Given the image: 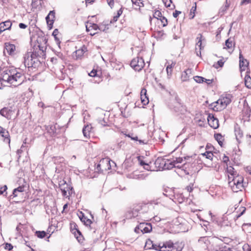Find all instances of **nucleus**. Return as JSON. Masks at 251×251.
<instances>
[{
  "label": "nucleus",
  "mask_w": 251,
  "mask_h": 251,
  "mask_svg": "<svg viewBox=\"0 0 251 251\" xmlns=\"http://www.w3.org/2000/svg\"><path fill=\"white\" fill-rule=\"evenodd\" d=\"M1 79L14 86L21 84L24 81V74L19 69L6 68L1 73Z\"/></svg>",
  "instance_id": "f257e3e1"
},
{
  "label": "nucleus",
  "mask_w": 251,
  "mask_h": 251,
  "mask_svg": "<svg viewBox=\"0 0 251 251\" xmlns=\"http://www.w3.org/2000/svg\"><path fill=\"white\" fill-rule=\"evenodd\" d=\"M231 98L232 96L230 94H226L217 101L212 103L211 106L214 111H221L225 109L231 102Z\"/></svg>",
  "instance_id": "f03ea898"
},
{
  "label": "nucleus",
  "mask_w": 251,
  "mask_h": 251,
  "mask_svg": "<svg viewBox=\"0 0 251 251\" xmlns=\"http://www.w3.org/2000/svg\"><path fill=\"white\" fill-rule=\"evenodd\" d=\"M155 167L158 170H169L176 166L175 162L172 160L161 158H157L154 163Z\"/></svg>",
  "instance_id": "7ed1b4c3"
},
{
  "label": "nucleus",
  "mask_w": 251,
  "mask_h": 251,
  "mask_svg": "<svg viewBox=\"0 0 251 251\" xmlns=\"http://www.w3.org/2000/svg\"><path fill=\"white\" fill-rule=\"evenodd\" d=\"M243 177L237 175L229 180L228 184L234 192H238L243 188Z\"/></svg>",
  "instance_id": "20e7f679"
},
{
  "label": "nucleus",
  "mask_w": 251,
  "mask_h": 251,
  "mask_svg": "<svg viewBox=\"0 0 251 251\" xmlns=\"http://www.w3.org/2000/svg\"><path fill=\"white\" fill-rule=\"evenodd\" d=\"M59 187L64 197H69L74 192L73 187L64 180L59 182Z\"/></svg>",
  "instance_id": "39448f33"
},
{
  "label": "nucleus",
  "mask_w": 251,
  "mask_h": 251,
  "mask_svg": "<svg viewBox=\"0 0 251 251\" xmlns=\"http://www.w3.org/2000/svg\"><path fill=\"white\" fill-rule=\"evenodd\" d=\"M142 210V206L140 204L135 205L132 209L129 210L126 213L127 219H131L138 217L140 214V211Z\"/></svg>",
  "instance_id": "423d86ee"
},
{
  "label": "nucleus",
  "mask_w": 251,
  "mask_h": 251,
  "mask_svg": "<svg viewBox=\"0 0 251 251\" xmlns=\"http://www.w3.org/2000/svg\"><path fill=\"white\" fill-rule=\"evenodd\" d=\"M145 63L143 59L139 57L133 58L130 62L131 67L137 71H141Z\"/></svg>",
  "instance_id": "0eeeda50"
},
{
  "label": "nucleus",
  "mask_w": 251,
  "mask_h": 251,
  "mask_svg": "<svg viewBox=\"0 0 251 251\" xmlns=\"http://www.w3.org/2000/svg\"><path fill=\"white\" fill-rule=\"evenodd\" d=\"M15 111L16 109L11 106L3 107L0 110V115L7 120H10Z\"/></svg>",
  "instance_id": "6e6552de"
},
{
  "label": "nucleus",
  "mask_w": 251,
  "mask_h": 251,
  "mask_svg": "<svg viewBox=\"0 0 251 251\" xmlns=\"http://www.w3.org/2000/svg\"><path fill=\"white\" fill-rule=\"evenodd\" d=\"M152 229V226L150 223H142L135 228V232L139 233V230L143 233L150 232Z\"/></svg>",
  "instance_id": "1a4fd4ad"
},
{
  "label": "nucleus",
  "mask_w": 251,
  "mask_h": 251,
  "mask_svg": "<svg viewBox=\"0 0 251 251\" xmlns=\"http://www.w3.org/2000/svg\"><path fill=\"white\" fill-rule=\"evenodd\" d=\"M36 52H32L31 54L30 53H26L24 57V64L25 68H29L32 66V60L33 58L36 57Z\"/></svg>",
  "instance_id": "9d476101"
},
{
  "label": "nucleus",
  "mask_w": 251,
  "mask_h": 251,
  "mask_svg": "<svg viewBox=\"0 0 251 251\" xmlns=\"http://www.w3.org/2000/svg\"><path fill=\"white\" fill-rule=\"evenodd\" d=\"M249 64L248 61L244 58L241 51H240L239 53V67L240 71L242 72L243 71H246V69H248Z\"/></svg>",
  "instance_id": "9b49d317"
},
{
  "label": "nucleus",
  "mask_w": 251,
  "mask_h": 251,
  "mask_svg": "<svg viewBox=\"0 0 251 251\" xmlns=\"http://www.w3.org/2000/svg\"><path fill=\"white\" fill-rule=\"evenodd\" d=\"M174 109L178 115L184 114L186 112L185 106L177 101H175L174 103Z\"/></svg>",
  "instance_id": "f8f14e48"
},
{
  "label": "nucleus",
  "mask_w": 251,
  "mask_h": 251,
  "mask_svg": "<svg viewBox=\"0 0 251 251\" xmlns=\"http://www.w3.org/2000/svg\"><path fill=\"white\" fill-rule=\"evenodd\" d=\"M207 122L209 125L214 129H216L219 127V121L218 119L215 118L212 115L209 114L208 116Z\"/></svg>",
  "instance_id": "ddd939ff"
},
{
  "label": "nucleus",
  "mask_w": 251,
  "mask_h": 251,
  "mask_svg": "<svg viewBox=\"0 0 251 251\" xmlns=\"http://www.w3.org/2000/svg\"><path fill=\"white\" fill-rule=\"evenodd\" d=\"M55 11L54 10L50 11L48 16L46 18L47 23L50 27L51 28L55 20Z\"/></svg>",
  "instance_id": "4468645a"
},
{
  "label": "nucleus",
  "mask_w": 251,
  "mask_h": 251,
  "mask_svg": "<svg viewBox=\"0 0 251 251\" xmlns=\"http://www.w3.org/2000/svg\"><path fill=\"white\" fill-rule=\"evenodd\" d=\"M112 164L116 165L114 161H112L111 163L108 158L102 159L100 160V163L97 165L96 169L98 171H100L101 170V166L104 164H106L108 166V169H110L112 166Z\"/></svg>",
  "instance_id": "2eb2a0df"
},
{
  "label": "nucleus",
  "mask_w": 251,
  "mask_h": 251,
  "mask_svg": "<svg viewBox=\"0 0 251 251\" xmlns=\"http://www.w3.org/2000/svg\"><path fill=\"white\" fill-rule=\"evenodd\" d=\"M173 244V242L171 240L162 243L161 251H172Z\"/></svg>",
  "instance_id": "dca6fc26"
},
{
  "label": "nucleus",
  "mask_w": 251,
  "mask_h": 251,
  "mask_svg": "<svg viewBox=\"0 0 251 251\" xmlns=\"http://www.w3.org/2000/svg\"><path fill=\"white\" fill-rule=\"evenodd\" d=\"M234 132L237 141L240 143V139L243 137V133L237 124H236L234 126Z\"/></svg>",
  "instance_id": "f3484780"
},
{
  "label": "nucleus",
  "mask_w": 251,
  "mask_h": 251,
  "mask_svg": "<svg viewBox=\"0 0 251 251\" xmlns=\"http://www.w3.org/2000/svg\"><path fill=\"white\" fill-rule=\"evenodd\" d=\"M141 100L143 105L148 104L149 100L147 96V90L143 88L141 91L140 94Z\"/></svg>",
  "instance_id": "a211bd4d"
},
{
  "label": "nucleus",
  "mask_w": 251,
  "mask_h": 251,
  "mask_svg": "<svg viewBox=\"0 0 251 251\" xmlns=\"http://www.w3.org/2000/svg\"><path fill=\"white\" fill-rule=\"evenodd\" d=\"M12 25V23L10 21H6L0 24V33L5 30L9 29Z\"/></svg>",
  "instance_id": "6ab92c4d"
},
{
  "label": "nucleus",
  "mask_w": 251,
  "mask_h": 251,
  "mask_svg": "<svg viewBox=\"0 0 251 251\" xmlns=\"http://www.w3.org/2000/svg\"><path fill=\"white\" fill-rule=\"evenodd\" d=\"M0 135L3 137L4 138V141L5 142L8 143H10V140L9 138V134L7 130L3 128L2 127L0 126Z\"/></svg>",
  "instance_id": "aec40b11"
},
{
  "label": "nucleus",
  "mask_w": 251,
  "mask_h": 251,
  "mask_svg": "<svg viewBox=\"0 0 251 251\" xmlns=\"http://www.w3.org/2000/svg\"><path fill=\"white\" fill-rule=\"evenodd\" d=\"M192 76V71L188 69L182 73L181 79L183 81H186Z\"/></svg>",
  "instance_id": "412c9836"
},
{
  "label": "nucleus",
  "mask_w": 251,
  "mask_h": 251,
  "mask_svg": "<svg viewBox=\"0 0 251 251\" xmlns=\"http://www.w3.org/2000/svg\"><path fill=\"white\" fill-rule=\"evenodd\" d=\"M92 129V127L91 125H86L84 126L82 129V132L84 137L86 138H89L90 137V132Z\"/></svg>",
  "instance_id": "4be33fe9"
},
{
  "label": "nucleus",
  "mask_w": 251,
  "mask_h": 251,
  "mask_svg": "<svg viewBox=\"0 0 251 251\" xmlns=\"http://www.w3.org/2000/svg\"><path fill=\"white\" fill-rule=\"evenodd\" d=\"M15 46L13 44H5V50L9 55H14L15 53Z\"/></svg>",
  "instance_id": "5701e85b"
},
{
  "label": "nucleus",
  "mask_w": 251,
  "mask_h": 251,
  "mask_svg": "<svg viewBox=\"0 0 251 251\" xmlns=\"http://www.w3.org/2000/svg\"><path fill=\"white\" fill-rule=\"evenodd\" d=\"M24 191L25 187L24 186H20L13 190L12 194L11 196H12L13 198L18 197L20 194L24 192Z\"/></svg>",
  "instance_id": "b1692460"
},
{
  "label": "nucleus",
  "mask_w": 251,
  "mask_h": 251,
  "mask_svg": "<svg viewBox=\"0 0 251 251\" xmlns=\"http://www.w3.org/2000/svg\"><path fill=\"white\" fill-rule=\"evenodd\" d=\"M78 217L82 222H83L86 226H90L92 223L91 220L87 219L84 214L80 212L78 215Z\"/></svg>",
  "instance_id": "393cba45"
},
{
  "label": "nucleus",
  "mask_w": 251,
  "mask_h": 251,
  "mask_svg": "<svg viewBox=\"0 0 251 251\" xmlns=\"http://www.w3.org/2000/svg\"><path fill=\"white\" fill-rule=\"evenodd\" d=\"M87 47L84 45L82 46L80 49H79L75 51V53L77 57H81L82 56H83L84 53L87 51Z\"/></svg>",
  "instance_id": "a878e982"
},
{
  "label": "nucleus",
  "mask_w": 251,
  "mask_h": 251,
  "mask_svg": "<svg viewBox=\"0 0 251 251\" xmlns=\"http://www.w3.org/2000/svg\"><path fill=\"white\" fill-rule=\"evenodd\" d=\"M245 84L247 88L251 89V77L249 75V72L248 71L245 76Z\"/></svg>",
  "instance_id": "bb28decb"
},
{
  "label": "nucleus",
  "mask_w": 251,
  "mask_h": 251,
  "mask_svg": "<svg viewBox=\"0 0 251 251\" xmlns=\"http://www.w3.org/2000/svg\"><path fill=\"white\" fill-rule=\"evenodd\" d=\"M132 4L134 5L135 9L140 10L141 7L144 6V3L142 0H131Z\"/></svg>",
  "instance_id": "cd10ccee"
},
{
  "label": "nucleus",
  "mask_w": 251,
  "mask_h": 251,
  "mask_svg": "<svg viewBox=\"0 0 251 251\" xmlns=\"http://www.w3.org/2000/svg\"><path fill=\"white\" fill-rule=\"evenodd\" d=\"M227 172L230 175L228 176V179L230 180L233 177H235L236 176V172L234 171V169L231 167L229 166L227 167Z\"/></svg>",
  "instance_id": "c85d7f7f"
},
{
  "label": "nucleus",
  "mask_w": 251,
  "mask_h": 251,
  "mask_svg": "<svg viewBox=\"0 0 251 251\" xmlns=\"http://www.w3.org/2000/svg\"><path fill=\"white\" fill-rule=\"evenodd\" d=\"M46 130L51 136L54 135L56 133V127L55 125H51L46 126Z\"/></svg>",
  "instance_id": "c756f323"
},
{
  "label": "nucleus",
  "mask_w": 251,
  "mask_h": 251,
  "mask_svg": "<svg viewBox=\"0 0 251 251\" xmlns=\"http://www.w3.org/2000/svg\"><path fill=\"white\" fill-rule=\"evenodd\" d=\"M172 251H181L183 248V245L181 243H176L173 244Z\"/></svg>",
  "instance_id": "7c9ffc66"
},
{
  "label": "nucleus",
  "mask_w": 251,
  "mask_h": 251,
  "mask_svg": "<svg viewBox=\"0 0 251 251\" xmlns=\"http://www.w3.org/2000/svg\"><path fill=\"white\" fill-rule=\"evenodd\" d=\"M123 7H122L118 11L117 15L116 16H114L113 17V18L112 20H111L110 23H112L114 22H116L118 20V19L119 17L123 13Z\"/></svg>",
  "instance_id": "2f4dec72"
},
{
  "label": "nucleus",
  "mask_w": 251,
  "mask_h": 251,
  "mask_svg": "<svg viewBox=\"0 0 251 251\" xmlns=\"http://www.w3.org/2000/svg\"><path fill=\"white\" fill-rule=\"evenodd\" d=\"M203 39V36L201 34H199L198 37L196 38L197 40V46L200 48V49H201L202 41Z\"/></svg>",
  "instance_id": "473e14b6"
},
{
  "label": "nucleus",
  "mask_w": 251,
  "mask_h": 251,
  "mask_svg": "<svg viewBox=\"0 0 251 251\" xmlns=\"http://www.w3.org/2000/svg\"><path fill=\"white\" fill-rule=\"evenodd\" d=\"M90 25H91L89 26L86 25V31L88 32L93 29L94 30H97L98 29V28H99V25L96 24L90 23Z\"/></svg>",
  "instance_id": "72a5a7b5"
},
{
  "label": "nucleus",
  "mask_w": 251,
  "mask_h": 251,
  "mask_svg": "<svg viewBox=\"0 0 251 251\" xmlns=\"http://www.w3.org/2000/svg\"><path fill=\"white\" fill-rule=\"evenodd\" d=\"M194 6H192V7L191 8V10H190V14H189V19H192L194 18L195 16V12L196 11V9H197V5H196V2H195L194 3Z\"/></svg>",
  "instance_id": "f704fd0d"
},
{
  "label": "nucleus",
  "mask_w": 251,
  "mask_h": 251,
  "mask_svg": "<svg viewBox=\"0 0 251 251\" xmlns=\"http://www.w3.org/2000/svg\"><path fill=\"white\" fill-rule=\"evenodd\" d=\"M35 235L38 238L42 239L47 235V233L45 231H36L35 232Z\"/></svg>",
  "instance_id": "c9c22d12"
},
{
  "label": "nucleus",
  "mask_w": 251,
  "mask_h": 251,
  "mask_svg": "<svg viewBox=\"0 0 251 251\" xmlns=\"http://www.w3.org/2000/svg\"><path fill=\"white\" fill-rule=\"evenodd\" d=\"M58 30L57 29H55L53 31L52 35L54 37L56 44L58 46V47H59L60 41H59V39L57 37V35H58Z\"/></svg>",
  "instance_id": "e433bc0d"
},
{
  "label": "nucleus",
  "mask_w": 251,
  "mask_h": 251,
  "mask_svg": "<svg viewBox=\"0 0 251 251\" xmlns=\"http://www.w3.org/2000/svg\"><path fill=\"white\" fill-rule=\"evenodd\" d=\"M214 137H215V139L218 142L219 144L221 146H222V144H223V142H222L223 137H222V135L221 134H219V133L215 134L214 135Z\"/></svg>",
  "instance_id": "4c0bfd02"
},
{
  "label": "nucleus",
  "mask_w": 251,
  "mask_h": 251,
  "mask_svg": "<svg viewBox=\"0 0 251 251\" xmlns=\"http://www.w3.org/2000/svg\"><path fill=\"white\" fill-rule=\"evenodd\" d=\"M198 242L200 244H202L203 243L205 245H206V246L209 243L207 237H201L199 239Z\"/></svg>",
  "instance_id": "58836bf2"
},
{
  "label": "nucleus",
  "mask_w": 251,
  "mask_h": 251,
  "mask_svg": "<svg viewBox=\"0 0 251 251\" xmlns=\"http://www.w3.org/2000/svg\"><path fill=\"white\" fill-rule=\"evenodd\" d=\"M99 26V28H98V29L103 32L106 31L109 29L108 24H100Z\"/></svg>",
  "instance_id": "ea45409f"
},
{
  "label": "nucleus",
  "mask_w": 251,
  "mask_h": 251,
  "mask_svg": "<svg viewBox=\"0 0 251 251\" xmlns=\"http://www.w3.org/2000/svg\"><path fill=\"white\" fill-rule=\"evenodd\" d=\"M193 78H194V80L196 82L199 83L204 82V79H205V78H204L202 76H195Z\"/></svg>",
  "instance_id": "a19ab883"
},
{
  "label": "nucleus",
  "mask_w": 251,
  "mask_h": 251,
  "mask_svg": "<svg viewBox=\"0 0 251 251\" xmlns=\"http://www.w3.org/2000/svg\"><path fill=\"white\" fill-rule=\"evenodd\" d=\"M153 16V18L157 19L158 20L163 16L159 10H155Z\"/></svg>",
  "instance_id": "79ce46f5"
},
{
  "label": "nucleus",
  "mask_w": 251,
  "mask_h": 251,
  "mask_svg": "<svg viewBox=\"0 0 251 251\" xmlns=\"http://www.w3.org/2000/svg\"><path fill=\"white\" fill-rule=\"evenodd\" d=\"M152 244H153L152 243V241L150 239H148L146 241V244L145 246V248L147 250L151 249Z\"/></svg>",
  "instance_id": "37998d69"
},
{
  "label": "nucleus",
  "mask_w": 251,
  "mask_h": 251,
  "mask_svg": "<svg viewBox=\"0 0 251 251\" xmlns=\"http://www.w3.org/2000/svg\"><path fill=\"white\" fill-rule=\"evenodd\" d=\"M203 156H205L206 158L209 159L210 160H212L213 157V154L210 151H206L204 153L202 154Z\"/></svg>",
  "instance_id": "c03bdc74"
},
{
  "label": "nucleus",
  "mask_w": 251,
  "mask_h": 251,
  "mask_svg": "<svg viewBox=\"0 0 251 251\" xmlns=\"http://www.w3.org/2000/svg\"><path fill=\"white\" fill-rule=\"evenodd\" d=\"M183 159L182 158H176V160H172V161H174L175 162L176 166L175 167L180 168L179 165H177L179 163H181L183 161Z\"/></svg>",
  "instance_id": "a18cd8bd"
},
{
  "label": "nucleus",
  "mask_w": 251,
  "mask_h": 251,
  "mask_svg": "<svg viewBox=\"0 0 251 251\" xmlns=\"http://www.w3.org/2000/svg\"><path fill=\"white\" fill-rule=\"evenodd\" d=\"M143 156H139L137 157V160L139 164L143 167L147 163L143 160Z\"/></svg>",
  "instance_id": "49530a36"
},
{
  "label": "nucleus",
  "mask_w": 251,
  "mask_h": 251,
  "mask_svg": "<svg viewBox=\"0 0 251 251\" xmlns=\"http://www.w3.org/2000/svg\"><path fill=\"white\" fill-rule=\"evenodd\" d=\"M162 23L163 26H166L168 24L167 19L164 16H162L159 19Z\"/></svg>",
  "instance_id": "de8ad7c7"
},
{
  "label": "nucleus",
  "mask_w": 251,
  "mask_h": 251,
  "mask_svg": "<svg viewBox=\"0 0 251 251\" xmlns=\"http://www.w3.org/2000/svg\"><path fill=\"white\" fill-rule=\"evenodd\" d=\"M225 45L226 48L230 49L232 46V42L230 39H228L226 41Z\"/></svg>",
  "instance_id": "09e8293b"
},
{
  "label": "nucleus",
  "mask_w": 251,
  "mask_h": 251,
  "mask_svg": "<svg viewBox=\"0 0 251 251\" xmlns=\"http://www.w3.org/2000/svg\"><path fill=\"white\" fill-rule=\"evenodd\" d=\"M162 246V243H160L158 245L152 244L151 249H154L156 251H161V247Z\"/></svg>",
  "instance_id": "8fccbe9b"
},
{
  "label": "nucleus",
  "mask_w": 251,
  "mask_h": 251,
  "mask_svg": "<svg viewBox=\"0 0 251 251\" xmlns=\"http://www.w3.org/2000/svg\"><path fill=\"white\" fill-rule=\"evenodd\" d=\"M131 139L135 141H138L140 144H145L146 142L145 140H138V137L137 136H132L131 137Z\"/></svg>",
  "instance_id": "3c124183"
},
{
  "label": "nucleus",
  "mask_w": 251,
  "mask_h": 251,
  "mask_svg": "<svg viewBox=\"0 0 251 251\" xmlns=\"http://www.w3.org/2000/svg\"><path fill=\"white\" fill-rule=\"evenodd\" d=\"M143 168L145 170H147L148 171H154V169H151V166L150 164H149L147 163L145 165H144Z\"/></svg>",
  "instance_id": "603ef678"
},
{
  "label": "nucleus",
  "mask_w": 251,
  "mask_h": 251,
  "mask_svg": "<svg viewBox=\"0 0 251 251\" xmlns=\"http://www.w3.org/2000/svg\"><path fill=\"white\" fill-rule=\"evenodd\" d=\"M166 72L168 78H170L172 75L173 70L170 69L168 67H166Z\"/></svg>",
  "instance_id": "864d4df0"
},
{
  "label": "nucleus",
  "mask_w": 251,
  "mask_h": 251,
  "mask_svg": "<svg viewBox=\"0 0 251 251\" xmlns=\"http://www.w3.org/2000/svg\"><path fill=\"white\" fill-rule=\"evenodd\" d=\"M162 1L165 5L167 7H170L171 3L172 2V0H162Z\"/></svg>",
  "instance_id": "5fc2aeb1"
},
{
  "label": "nucleus",
  "mask_w": 251,
  "mask_h": 251,
  "mask_svg": "<svg viewBox=\"0 0 251 251\" xmlns=\"http://www.w3.org/2000/svg\"><path fill=\"white\" fill-rule=\"evenodd\" d=\"M7 189V187L6 185H4L2 187H0V195L2 194L4 192L6 191Z\"/></svg>",
  "instance_id": "6e6d98bb"
},
{
  "label": "nucleus",
  "mask_w": 251,
  "mask_h": 251,
  "mask_svg": "<svg viewBox=\"0 0 251 251\" xmlns=\"http://www.w3.org/2000/svg\"><path fill=\"white\" fill-rule=\"evenodd\" d=\"M97 70H93L90 73L88 74V75L91 77H95L97 76Z\"/></svg>",
  "instance_id": "4d7b16f0"
},
{
  "label": "nucleus",
  "mask_w": 251,
  "mask_h": 251,
  "mask_svg": "<svg viewBox=\"0 0 251 251\" xmlns=\"http://www.w3.org/2000/svg\"><path fill=\"white\" fill-rule=\"evenodd\" d=\"M167 63H168V65L167 66V67H168L169 68H170V69H172L175 67L176 63V62H174V61H172L171 63L170 64L169 62H167Z\"/></svg>",
  "instance_id": "13d9d810"
},
{
  "label": "nucleus",
  "mask_w": 251,
  "mask_h": 251,
  "mask_svg": "<svg viewBox=\"0 0 251 251\" xmlns=\"http://www.w3.org/2000/svg\"><path fill=\"white\" fill-rule=\"evenodd\" d=\"M108 4L110 6L111 8H112L114 5V0H106Z\"/></svg>",
  "instance_id": "bf43d9fd"
},
{
  "label": "nucleus",
  "mask_w": 251,
  "mask_h": 251,
  "mask_svg": "<svg viewBox=\"0 0 251 251\" xmlns=\"http://www.w3.org/2000/svg\"><path fill=\"white\" fill-rule=\"evenodd\" d=\"M99 123L102 126H106V122L105 121L104 119H100L99 120Z\"/></svg>",
  "instance_id": "052dcab7"
},
{
  "label": "nucleus",
  "mask_w": 251,
  "mask_h": 251,
  "mask_svg": "<svg viewBox=\"0 0 251 251\" xmlns=\"http://www.w3.org/2000/svg\"><path fill=\"white\" fill-rule=\"evenodd\" d=\"M25 148V146L24 145H22L21 147V149L17 150V153L18 154H20L22 153V152L23 151V150Z\"/></svg>",
  "instance_id": "680f3d73"
},
{
  "label": "nucleus",
  "mask_w": 251,
  "mask_h": 251,
  "mask_svg": "<svg viewBox=\"0 0 251 251\" xmlns=\"http://www.w3.org/2000/svg\"><path fill=\"white\" fill-rule=\"evenodd\" d=\"M180 13H181L180 11L176 10L175 11V12L173 13V16L175 18H176L179 15V14H180Z\"/></svg>",
  "instance_id": "e2e57ef3"
},
{
  "label": "nucleus",
  "mask_w": 251,
  "mask_h": 251,
  "mask_svg": "<svg viewBox=\"0 0 251 251\" xmlns=\"http://www.w3.org/2000/svg\"><path fill=\"white\" fill-rule=\"evenodd\" d=\"M224 61L223 60H220L217 62V64L219 65V67H222L224 65Z\"/></svg>",
  "instance_id": "0e129e2a"
},
{
  "label": "nucleus",
  "mask_w": 251,
  "mask_h": 251,
  "mask_svg": "<svg viewBox=\"0 0 251 251\" xmlns=\"http://www.w3.org/2000/svg\"><path fill=\"white\" fill-rule=\"evenodd\" d=\"M20 28L25 29L27 27V25L24 23H20L19 25Z\"/></svg>",
  "instance_id": "69168bd1"
},
{
  "label": "nucleus",
  "mask_w": 251,
  "mask_h": 251,
  "mask_svg": "<svg viewBox=\"0 0 251 251\" xmlns=\"http://www.w3.org/2000/svg\"><path fill=\"white\" fill-rule=\"evenodd\" d=\"M5 248L6 249H8V250L10 251V250L12 249L13 246L10 244H6V246H5Z\"/></svg>",
  "instance_id": "338daca9"
},
{
  "label": "nucleus",
  "mask_w": 251,
  "mask_h": 251,
  "mask_svg": "<svg viewBox=\"0 0 251 251\" xmlns=\"http://www.w3.org/2000/svg\"><path fill=\"white\" fill-rule=\"evenodd\" d=\"M246 172L251 175V167L248 166L246 168Z\"/></svg>",
  "instance_id": "774afa93"
}]
</instances>
